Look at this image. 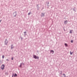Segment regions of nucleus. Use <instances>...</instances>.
Returning a JSON list of instances; mask_svg holds the SVG:
<instances>
[{"instance_id": "f257e3e1", "label": "nucleus", "mask_w": 77, "mask_h": 77, "mask_svg": "<svg viewBox=\"0 0 77 77\" xmlns=\"http://www.w3.org/2000/svg\"><path fill=\"white\" fill-rule=\"evenodd\" d=\"M33 56L34 58V59H39V57H36V56L35 55H34Z\"/></svg>"}, {"instance_id": "f03ea898", "label": "nucleus", "mask_w": 77, "mask_h": 77, "mask_svg": "<svg viewBox=\"0 0 77 77\" xmlns=\"http://www.w3.org/2000/svg\"><path fill=\"white\" fill-rule=\"evenodd\" d=\"M4 68H5V65H2V66L1 69H2V70H3L4 69Z\"/></svg>"}, {"instance_id": "7ed1b4c3", "label": "nucleus", "mask_w": 77, "mask_h": 77, "mask_svg": "<svg viewBox=\"0 0 77 77\" xmlns=\"http://www.w3.org/2000/svg\"><path fill=\"white\" fill-rule=\"evenodd\" d=\"M8 40H6L5 42V44H8Z\"/></svg>"}, {"instance_id": "20e7f679", "label": "nucleus", "mask_w": 77, "mask_h": 77, "mask_svg": "<svg viewBox=\"0 0 77 77\" xmlns=\"http://www.w3.org/2000/svg\"><path fill=\"white\" fill-rule=\"evenodd\" d=\"M45 15V14L43 13H42V17H44V15Z\"/></svg>"}, {"instance_id": "39448f33", "label": "nucleus", "mask_w": 77, "mask_h": 77, "mask_svg": "<svg viewBox=\"0 0 77 77\" xmlns=\"http://www.w3.org/2000/svg\"><path fill=\"white\" fill-rule=\"evenodd\" d=\"M67 20H66L64 22V24H67Z\"/></svg>"}, {"instance_id": "423d86ee", "label": "nucleus", "mask_w": 77, "mask_h": 77, "mask_svg": "<svg viewBox=\"0 0 77 77\" xmlns=\"http://www.w3.org/2000/svg\"><path fill=\"white\" fill-rule=\"evenodd\" d=\"M51 52H52V53L53 54L54 53V51H53V50H51Z\"/></svg>"}, {"instance_id": "0eeeda50", "label": "nucleus", "mask_w": 77, "mask_h": 77, "mask_svg": "<svg viewBox=\"0 0 77 77\" xmlns=\"http://www.w3.org/2000/svg\"><path fill=\"white\" fill-rule=\"evenodd\" d=\"M14 77H17V75L16 73L15 74Z\"/></svg>"}, {"instance_id": "6e6552de", "label": "nucleus", "mask_w": 77, "mask_h": 77, "mask_svg": "<svg viewBox=\"0 0 77 77\" xmlns=\"http://www.w3.org/2000/svg\"><path fill=\"white\" fill-rule=\"evenodd\" d=\"M70 33H72V30H70Z\"/></svg>"}, {"instance_id": "1a4fd4ad", "label": "nucleus", "mask_w": 77, "mask_h": 77, "mask_svg": "<svg viewBox=\"0 0 77 77\" xmlns=\"http://www.w3.org/2000/svg\"><path fill=\"white\" fill-rule=\"evenodd\" d=\"M65 45L66 47H67L68 46V45L66 43H65Z\"/></svg>"}, {"instance_id": "9d476101", "label": "nucleus", "mask_w": 77, "mask_h": 77, "mask_svg": "<svg viewBox=\"0 0 77 77\" xmlns=\"http://www.w3.org/2000/svg\"><path fill=\"white\" fill-rule=\"evenodd\" d=\"M14 48V47H13V45H11V48L12 49V48Z\"/></svg>"}, {"instance_id": "9b49d317", "label": "nucleus", "mask_w": 77, "mask_h": 77, "mask_svg": "<svg viewBox=\"0 0 77 77\" xmlns=\"http://www.w3.org/2000/svg\"><path fill=\"white\" fill-rule=\"evenodd\" d=\"M72 53H73V52H71V51L70 52V54H71V55H72Z\"/></svg>"}, {"instance_id": "f8f14e48", "label": "nucleus", "mask_w": 77, "mask_h": 77, "mask_svg": "<svg viewBox=\"0 0 77 77\" xmlns=\"http://www.w3.org/2000/svg\"><path fill=\"white\" fill-rule=\"evenodd\" d=\"M2 58H3V59H4V58H5V56H4V55L2 56Z\"/></svg>"}, {"instance_id": "ddd939ff", "label": "nucleus", "mask_w": 77, "mask_h": 77, "mask_svg": "<svg viewBox=\"0 0 77 77\" xmlns=\"http://www.w3.org/2000/svg\"><path fill=\"white\" fill-rule=\"evenodd\" d=\"M63 75H64V77H66V75H65V74H63Z\"/></svg>"}, {"instance_id": "4468645a", "label": "nucleus", "mask_w": 77, "mask_h": 77, "mask_svg": "<svg viewBox=\"0 0 77 77\" xmlns=\"http://www.w3.org/2000/svg\"><path fill=\"white\" fill-rule=\"evenodd\" d=\"M11 59H12V60H14V57H12L11 58Z\"/></svg>"}, {"instance_id": "2eb2a0df", "label": "nucleus", "mask_w": 77, "mask_h": 77, "mask_svg": "<svg viewBox=\"0 0 77 77\" xmlns=\"http://www.w3.org/2000/svg\"><path fill=\"white\" fill-rule=\"evenodd\" d=\"M71 42L72 43V42H73V41H72V40L71 41Z\"/></svg>"}, {"instance_id": "dca6fc26", "label": "nucleus", "mask_w": 77, "mask_h": 77, "mask_svg": "<svg viewBox=\"0 0 77 77\" xmlns=\"http://www.w3.org/2000/svg\"><path fill=\"white\" fill-rule=\"evenodd\" d=\"M30 14H31V13H28V15H30Z\"/></svg>"}, {"instance_id": "f3484780", "label": "nucleus", "mask_w": 77, "mask_h": 77, "mask_svg": "<svg viewBox=\"0 0 77 77\" xmlns=\"http://www.w3.org/2000/svg\"><path fill=\"white\" fill-rule=\"evenodd\" d=\"M20 67H21V63L20 64Z\"/></svg>"}, {"instance_id": "a211bd4d", "label": "nucleus", "mask_w": 77, "mask_h": 77, "mask_svg": "<svg viewBox=\"0 0 77 77\" xmlns=\"http://www.w3.org/2000/svg\"><path fill=\"white\" fill-rule=\"evenodd\" d=\"M14 74H13L12 77H14Z\"/></svg>"}, {"instance_id": "6ab92c4d", "label": "nucleus", "mask_w": 77, "mask_h": 77, "mask_svg": "<svg viewBox=\"0 0 77 77\" xmlns=\"http://www.w3.org/2000/svg\"><path fill=\"white\" fill-rule=\"evenodd\" d=\"M6 60H7V61H9V60H8V59H7Z\"/></svg>"}, {"instance_id": "aec40b11", "label": "nucleus", "mask_w": 77, "mask_h": 77, "mask_svg": "<svg viewBox=\"0 0 77 77\" xmlns=\"http://www.w3.org/2000/svg\"><path fill=\"white\" fill-rule=\"evenodd\" d=\"M2 21V20H0V22H1V21Z\"/></svg>"}, {"instance_id": "412c9836", "label": "nucleus", "mask_w": 77, "mask_h": 77, "mask_svg": "<svg viewBox=\"0 0 77 77\" xmlns=\"http://www.w3.org/2000/svg\"><path fill=\"white\" fill-rule=\"evenodd\" d=\"M24 33H26V32H24Z\"/></svg>"}]
</instances>
